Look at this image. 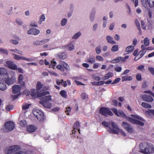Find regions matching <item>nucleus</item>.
Here are the masks:
<instances>
[{"mask_svg":"<svg viewBox=\"0 0 154 154\" xmlns=\"http://www.w3.org/2000/svg\"><path fill=\"white\" fill-rule=\"evenodd\" d=\"M140 152L144 154L154 152V147L151 143H141L139 145Z\"/></svg>","mask_w":154,"mask_h":154,"instance_id":"1","label":"nucleus"},{"mask_svg":"<svg viewBox=\"0 0 154 154\" xmlns=\"http://www.w3.org/2000/svg\"><path fill=\"white\" fill-rule=\"evenodd\" d=\"M131 116L132 118L130 117L127 118V120L128 121L132 123L137 124L141 126H143L144 125V123L140 121L145 122V120L143 118L137 115L131 114Z\"/></svg>","mask_w":154,"mask_h":154,"instance_id":"2","label":"nucleus"},{"mask_svg":"<svg viewBox=\"0 0 154 154\" xmlns=\"http://www.w3.org/2000/svg\"><path fill=\"white\" fill-rule=\"evenodd\" d=\"M111 126V127L109 128L108 130L110 133L114 134H121L124 136H126L125 133L122 129H120L116 123L112 122Z\"/></svg>","mask_w":154,"mask_h":154,"instance_id":"3","label":"nucleus"},{"mask_svg":"<svg viewBox=\"0 0 154 154\" xmlns=\"http://www.w3.org/2000/svg\"><path fill=\"white\" fill-rule=\"evenodd\" d=\"M12 75H9L8 74L4 78V81L5 83L8 85H11L14 83L16 81V78L15 75V72L11 71Z\"/></svg>","mask_w":154,"mask_h":154,"instance_id":"4","label":"nucleus"},{"mask_svg":"<svg viewBox=\"0 0 154 154\" xmlns=\"http://www.w3.org/2000/svg\"><path fill=\"white\" fill-rule=\"evenodd\" d=\"M34 115L36 117L39 122H42L45 119L44 113L38 109H34L32 110Z\"/></svg>","mask_w":154,"mask_h":154,"instance_id":"5","label":"nucleus"},{"mask_svg":"<svg viewBox=\"0 0 154 154\" xmlns=\"http://www.w3.org/2000/svg\"><path fill=\"white\" fill-rule=\"evenodd\" d=\"M56 68L61 71H64L65 69L67 70H70V67L67 63L63 61H61L56 66Z\"/></svg>","mask_w":154,"mask_h":154,"instance_id":"6","label":"nucleus"},{"mask_svg":"<svg viewBox=\"0 0 154 154\" xmlns=\"http://www.w3.org/2000/svg\"><path fill=\"white\" fill-rule=\"evenodd\" d=\"M15 127L14 123L11 121L6 122L5 125L4 129L3 130L5 132L11 131L13 130Z\"/></svg>","mask_w":154,"mask_h":154,"instance_id":"7","label":"nucleus"},{"mask_svg":"<svg viewBox=\"0 0 154 154\" xmlns=\"http://www.w3.org/2000/svg\"><path fill=\"white\" fill-rule=\"evenodd\" d=\"M12 55L14 56V59L16 60H22L29 62H32L35 60L34 59L29 58L15 54H12Z\"/></svg>","mask_w":154,"mask_h":154,"instance_id":"8","label":"nucleus"},{"mask_svg":"<svg viewBox=\"0 0 154 154\" xmlns=\"http://www.w3.org/2000/svg\"><path fill=\"white\" fill-rule=\"evenodd\" d=\"M122 126L127 131L131 134H134L135 131L131 126L125 122H123Z\"/></svg>","mask_w":154,"mask_h":154,"instance_id":"9","label":"nucleus"},{"mask_svg":"<svg viewBox=\"0 0 154 154\" xmlns=\"http://www.w3.org/2000/svg\"><path fill=\"white\" fill-rule=\"evenodd\" d=\"M49 88L48 86L44 85L40 81L38 82H37L36 89L37 92L47 90Z\"/></svg>","mask_w":154,"mask_h":154,"instance_id":"10","label":"nucleus"},{"mask_svg":"<svg viewBox=\"0 0 154 154\" xmlns=\"http://www.w3.org/2000/svg\"><path fill=\"white\" fill-rule=\"evenodd\" d=\"M100 112L102 115L107 116L108 115L111 116L113 115L112 112L109 109L105 107H101L100 108Z\"/></svg>","mask_w":154,"mask_h":154,"instance_id":"11","label":"nucleus"},{"mask_svg":"<svg viewBox=\"0 0 154 154\" xmlns=\"http://www.w3.org/2000/svg\"><path fill=\"white\" fill-rule=\"evenodd\" d=\"M49 92L48 91L44 92L42 94V97H41L40 99V101H43L47 102L50 101L51 100V96L50 95L45 96V95L48 94Z\"/></svg>","mask_w":154,"mask_h":154,"instance_id":"12","label":"nucleus"},{"mask_svg":"<svg viewBox=\"0 0 154 154\" xmlns=\"http://www.w3.org/2000/svg\"><path fill=\"white\" fill-rule=\"evenodd\" d=\"M142 5L145 8L147 7L148 4L151 8L154 7V0H141Z\"/></svg>","mask_w":154,"mask_h":154,"instance_id":"13","label":"nucleus"},{"mask_svg":"<svg viewBox=\"0 0 154 154\" xmlns=\"http://www.w3.org/2000/svg\"><path fill=\"white\" fill-rule=\"evenodd\" d=\"M40 31L39 29L35 28H32L27 31V34L29 35H37L40 33Z\"/></svg>","mask_w":154,"mask_h":154,"instance_id":"14","label":"nucleus"},{"mask_svg":"<svg viewBox=\"0 0 154 154\" xmlns=\"http://www.w3.org/2000/svg\"><path fill=\"white\" fill-rule=\"evenodd\" d=\"M112 110L117 116L118 117H121L125 118H126L124 112L121 110H117L116 109L113 108L111 109Z\"/></svg>","mask_w":154,"mask_h":154,"instance_id":"15","label":"nucleus"},{"mask_svg":"<svg viewBox=\"0 0 154 154\" xmlns=\"http://www.w3.org/2000/svg\"><path fill=\"white\" fill-rule=\"evenodd\" d=\"M6 66L9 69L14 70L17 65L13 61L11 60L7 61L6 62Z\"/></svg>","mask_w":154,"mask_h":154,"instance_id":"16","label":"nucleus"},{"mask_svg":"<svg viewBox=\"0 0 154 154\" xmlns=\"http://www.w3.org/2000/svg\"><path fill=\"white\" fill-rule=\"evenodd\" d=\"M141 48L142 49V50L140 51L139 52L138 55L140 57H142L145 54L146 52V50H150L149 47L147 48L146 49V47L144 46L143 45H142L141 46Z\"/></svg>","mask_w":154,"mask_h":154,"instance_id":"17","label":"nucleus"},{"mask_svg":"<svg viewBox=\"0 0 154 154\" xmlns=\"http://www.w3.org/2000/svg\"><path fill=\"white\" fill-rule=\"evenodd\" d=\"M12 91L14 94H20V93L21 87L20 85H16L12 87Z\"/></svg>","mask_w":154,"mask_h":154,"instance_id":"18","label":"nucleus"},{"mask_svg":"<svg viewBox=\"0 0 154 154\" xmlns=\"http://www.w3.org/2000/svg\"><path fill=\"white\" fill-rule=\"evenodd\" d=\"M141 97L144 101L148 102H152L153 100L152 97L149 95H142L141 96Z\"/></svg>","mask_w":154,"mask_h":154,"instance_id":"19","label":"nucleus"},{"mask_svg":"<svg viewBox=\"0 0 154 154\" xmlns=\"http://www.w3.org/2000/svg\"><path fill=\"white\" fill-rule=\"evenodd\" d=\"M75 48L74 45L72 43H70L62 47V48L64 49L67 48L69 51H72Z\"/></svg>","mask_w":154,"mask_h":154,"instance_id":"20","label":"nucleus"},{"mask_svg":"<svg viewBox=\"0 0 154 154\" xmlns=\"http://www.w3.org/2000/svg\"><path fill=\"white\" fill-rule=\"evenodd\" d=\"M36 129L37 128L35 126L33 125H28L27 128V131L30 133L35 132Z\"/></svg>","mask_w":154,"mask_h":154,"instance_id":"21","label":"nucleus"},{"mask_svg":"<svg viewBox=\"0 0 154 154\" xmlns=\"http://www.w3.org/2000/svg\"><path fill=\"white\" fill-rule=\"evenodd\" d=\"M80 125L78 122H76L74 125L73 130L72 131V134H75V132L77 130H78L79 133H80V130H79Z\"/></svg>","mask_w":154,"mask_h":154,"instance_id":"22","label":"nucleus"},{"mask_svg":"<svg viewBox=\"0 0 154 154\" xmlns=\"http://www.w3.org/2000/svg\"><path fill=\"white\" fill-rule=\"evenodd\" d=\"M39 102L45 108L49 109L51 107L52 104L50 103L43 101H39Z\"/></svg>","mask_w":154,"mask_h":154,"instance_id":"23","label":"nucleus"},{"mask_svg":"<svg viewBox=\"0 0 154 154\" xmlns=\"http://www.w3.org/2000/svg\"><path fill=\"white\" fill-rule=\"evenodd\" d=\"M7 85L2 80H0V90L5 91L7 88Z\"/></svg>","mask_w":154,"mask_h":154,"instance_id":"24","label":"nucleus"},{"mask_svg":"<svg viewBox=\"0 0 154 154\" xmlns=\"http://www.w3.org/2000/svg\"><path fill=\"white\" fill-rule=\"evenodd\" d=\"M145 115L148 117H152L154 116V110H149L145 112Z\"/></svg>","mask_w":154,"mask_h":154,"instance_id":"25","label":"nucleus"},{"mask_svg":"<svg viewBox=\"0 0 154 154\" xmlns=\"http://www.w3.org/2000/svg\"><path fill=\"white\" fill-rule=\"evenodd\" d=\"M31 105V104H30L26 103H24L23 104L22 106V109L24 113H26V110L29 108Z\"/></svg>","mask_w":154,"mask_h":154,"instance_id":"26","label":"nucleus"},{"mask_svg":"<svg viewBox=\"0 0 154 154\" xmlns=\"http://www.w3.org/2000/svg\"><path fill=\"white\" fill-rule=\"evenodd\" d=\"M11 147L13 153L17 152V151L21 149L20 146L17 145H14L11 146Z\"/></svg>","mask_w":154,"mask_h":154,"instance_id":"27","label":"nucleus"},{"mask_svg":"<svg viewBox=\"0 0 154 154\" xmlns=\"http://www.w3.org/2000/svg\"><path fill=\"white\" fill-rule=\"evenodd\" d=\"M113 76V74L112 72H109L106 74L105 76L102 78L103 80L107 79Z\"/></svg>","mask_w":154,"mask_h":154,"instance_id":"28","label":"nucleus"},{"mask_svg":"<svg viewBox=\"0 0 154 154\" xmlns=\"http://www.w3.org/2000/svg\"><path fill=\"white\" fill-rule=\"evenodd\" d=\"M106 39L107 42L112 44H115L116 42L113 40V38L110 36L108 35L106 37Z\"/></svg>","mask_w":154,"mask_h":154,"instance_id":"29","label":"nucleus"},{"mask_svg":"<svg viewBox=\"0 0 154 154\" xmlns=\"http://www.w3.org/2000/svg\"><path fill=\"white\" fill-rule=\"evenodd\" d=\"M24 76L22 74H20L18 77V81L20 84L23 86L25 85V83L23 81Z\"/></svg>","mask_w":154,"mask_h":154,"instance_id":"30","label":"nucleus"},{"mask_svg":"<svg viewBox=\"0 0 154 154\" xmlns=\"http://www.w3.org/2000/svg\"><path fill=\"white\" fill-rule=\"evenodd\" d=\"M61 59H65L67 57L66 54L64 52L59 53L57 55Z\"/></svg>","mask_w":154,"mask_h":154,"instance_id":"31","label":"nucleus"},{"mask_svg":"<svg viewBox=\"0 0 154 154\" xmlns=\"http://www.w3.org/2000/svg\"><path fill=\"white\" fill-rule=\"evenodd\" d=\"M143 42L144 44L143 45L145 47L148 46L149 45V40L148 37L145 38L143 41H141V43Z\"/></svg>","mask_w":154,"mask_h":154,"instance_id":"32","label":"nucleus"},{"mask_svg":"<svg viewBox=\"0 0 154 154\" xmlns=\"http://www.w3.org/2000/svg\"><path fill=\"white\" fill-rule=\"evenodd\" d=\"M8 74L7 70L4 68H0V75H6Z\"/></svg>","mask_w":154,"mask_h":154,"instance_id":"33","label":"nucleus"},{"mask_svg":"<svg viewBox=\"0 0 154 154\" xmlns=\"http://www.w3.org/2000/svg\"><path fill=\"white\" fill-rule=\"evenodd\" d=\"M45 20V17L44 14H42L39 17V20L38 21L39 24H41L42 22L44 21Z\"/></svg>","mask_w":154,"mask_h":154,"instance_id":"34","label":"nucleus"},{"mask_svg":"<svg viewBox=\"0 0 154 154\" xmlns=\"http://www.w3.org/2000/svg\"><path fill=\"white\" fill-rule=\"evenodd\" d=\"M131 76H123L122 77V81L123 82L126 81H131L132 79Z\"/></svg>","mask_w":154,"mask_h":154,"instance_id":"35","label":"nucleus"},{"mask_svg":"<svg viewBox=\"0 0 154 154\" xmlns=\"http://www.w3.org/2000/svg\"><path fill=\"white\" fill-rule=\"evenodd\" d=\"M134 49V47L133 46L130 45L126 48L125 51L126 52L130 53L133 51Z\"/></svg>","mask_w":154,"mask_h":154,"instance_id":"36","label":"nucleus"},{"mask_svg":"<svg viewBox=\"0 0 154 154\" xmlns=\"http://www.w3.org/2000/svg\"><path fill=\"white\" fill-rule=\"evenodd\" d=\"M5 152L6 154H11L13 153L11 147L6 148L5 150Z\"/></svg>","mask_w":154,"mask_h":154,"instance_id":"37","label":"nucleus"},{"mask_svg":"<svg viewBox=\"0 0 154 154\" xmlns=\"http://www.w3.org/2000/svg\"><path fill=\"white\" fill-rule=\"evenodd\" d=\"M123 57H118L112 60L111 61V62L113 63H115L117 62H118L121 60L122 61Z\"/></svg>","mask_w":154,"mask_h":154,"instance_id":"38","label":"nucleus"},{"mask_svg":"<svg viewBox=\"0 0 154 154\" xmlns=\"http://www.w3.org/2000/svg\"><path fill=\"white\" fill-rule=\"evenodd\" d=\"M81 35V33L80 32H79L75 34L72 37V38L74 39H78Z\"/></svg>","mask_w":154,"mask_h":154,"instance_id":"39","label":"nucleus"},{"mask_svg":"<svg viewBox=\"0 0 154 154\" xmlns=\"http://www.w3.org/2000/svg\"><path fill=\"white\" fill-rule=\"evenodd\" d=\"M86 61L91 64L95 62V58L92 57H90L89 58L87 59Z\"/></svg>","mask_w":154,"mask_h":154,"instance_id":"40","label":"nucleus"},{"mask_svg":"<svg viewBox=\"0 0 154 154\" xmlns=\"http://www.w3.org/2000/svg\"><path fill=\"white\" fill-rule=\"evenodd\" d=\"M16 23L18 25H22L23 22L22 20L19 18H17L15 20Z\"/></svg>","mask_w":154,"mask_h":154,"instance_id":"41","label":"nucleus"},{"mask_svg":"<svg viewBox=\"0 0 154 154\" xmlns=\"http://www.w3.org/2000/svg\"><path fill=\"white\" fill-rule=\"evenodd\" d=\"M10 51L12 52H15L20 55L23 54V52L17 49L10 50Z\"/></svg>","mask_w":154,"mask_h":154,"instance_id":"42","label":"nucleus"},{"mask_svg":"<svg viewBox=\"0 0 154 154\" xmlns=\"http://www.w3.org/2000/svg\"><path fill=\"white\" fill-rule=\"evenodd\" d=\"M29 26L31 27H38V23L37 22L35 21H32L30 23Z\"/></svg>","mask_w":154,"mask_h":154,"instance_id":"43","label":"nucleus"},{"mask_svg":"<svg viewBox=\"0 0 154 154\" xmlns=\"http://www.w3.org/2000/svg\"><path fill=\"white\" fill-rule=\"evenodd\" d=\"M20 125L21 127H24L26 126L27 124L25 120H23L20 121Z\"/></svg>","mask_w":154,"mask_h":154,"instance_id":"44","label":"nucleus"},{"mask_svg":"<svg viewBox=\"0 0 154 154\" xmlns=\"http://www.w3.org/2000/svg\"><path fill=\"white\" fill-rule=\"evenodd\" d=\"M141 106L145 108H151V105L148 103L145 102H142L141 103Z\"/></svg>","mask_w":154,"mask_h":154,"instance_id":"45","label":"nucleus"},{"mask_svg":"<svg viewBox=\"0 0 154 154\" xmlns=\"http://www.w3.org/2000/svg\"><path fill=\"white\" fill-rule=\"evenodd\" d=\"M111 122H107L105 121H104L102 122V124L105 127H108L109 128H110L109 127L110 125H111Z\"/></svg>","mask_w":154,"mask_h":154,"instance_id":"46","label":"nucleus"},{"mask_svg":"<svg viewBox=\"0 0 154 154\" xmlns=\"http://www.w3.org/2000/svg\"><path fill=\"white\" fill-rule=\"evenodd\" d=\"M33 45L35 46L42 45L41 40H36L33 42Z\"/></svg>","mask_w":154,"mask_h":154,"instance_id":"47","label":"nucleus"},{"mask_svg":"<svg viewBox=\"0 0 154 154\" xmlns=\"http://www.w3.org/2000/svg\"><path fill=\"white\" fill-rule=\"evenodd\" d=\"M119 46L118 45H113L111 51L112 52H116L118 51Z\"/></svg>","mask_w":154,"mask_h":154,"instance_id":"48","label":"nucleus"},{"mask_svg":"<svg viewBox=\"0 0 154 154\" xmlns=\"http://www.w3.org/2000/svg\"><path fill=\"white\" fill-rule=\"evenodd\" d=\"M95 12L94 13H91L90 16V18L91 21L93 22L94 20Z\"/></svg>","mask_w":154,"mask_h":154,"instance_id":"49","label":"nucleus"},{"mask_svg":"<svg viewBox=\"0 0 154 154\" xmlns=\"http://www.w3.org/2000/svg\"><path fill=\"white\" fill-rule=\"evenodd\" d=\"M0 53L8 54V51L7 49H5L2 48H0Z\"/></svg>","mask_w":154,"mask_h":154,"instance_id":"50","label":"nucleus"},{"mask_svg":"<svg viewBox=\"0 0 154 154\" xmlns=\"http://www.w3.org/2000/svg\"><path fill=\"white\" fill-rule=\"evenodd\" d=\"M67 22V20L66 18H63L61 21L60 24L61 26H64Z\"/></svg>","mask_w":154,"mask_h":154,"instance_id":"51","label":"nucleus"},{"mask_svg":"<svg viewBox=\"0 0 154 154\" xmlns=\"http://www.w3.org/2000/svg\"><path fill=\"white\" fill-rule=\"evenodd\" d=\"M36 91L34 89H31L30 94L31 96L32 97H34L36 94Z\"/></svg>","mask_w":154,"mask_h":154,"instance_id":"52","label":"nucleus"},{"mask_svg":"<svg viewBox=\"0 0 154 154\" xmlns=\"http://www.w3.org/2000/svg\"><path fill=\"white\" fill-rule=\"evenodd\" d=\"M126 8L127 9V12L128 14L131 15V11L130 9V6L128 4L126 5Z\"/></svg>","mask_w":154,"mask_h":154,"instance_id":"53","label":"nucleus"},{"mask_svg":"<svg viewBox=\"0 0 154 154\" xmlns=\"http://www.w3.org/2000/svg\"><path fill=\"white\" fill-rule=\"evenodd\" d=\"M96 60L99 61L103 62L104 61L103 58L101 56L99 55H97L96 56Z\"/></svg>","mask_w":154,"mask_h":154,"instance_id":"54","label":"nucleus"},{"mask_svg":"<svg viewBox=\"0 0 154 154\" xmlns=\"http://www.w3.org/2000/svg\"><path fill=\"white\" fill-rule=\"evenodd\" d=\"M50 40L49 38H46L42 39L41 40L42 45L48 42Z\"/></svg>","mask_w":154,"mask_h":154,"instance_id":"55","label":"nucleus"},{"mask_svg":"<svg viewBox=\"0 0 154 154\" xmlns=\"http://www.w3.org/2000/svg\"><path fill=\"white\" fill-rule=\"evenodd\" d=\"M60 94V95L63 97L66 98L67 97V94L66 92L64 91V90H62L61 91Z\"/></svg>","mask_w":154,"mask_h":154,"instance_id":"56","label":"nucleus"},{"mask_svg":"<svg viewBox=\"0 0 154 154\" xmlns=\"http://www.w3.org/2000/svg\"><path fill=\"white\" fill-rule=\"evenodd\" d=\"M16 69H15V70H17L20 73H23L24 72V71L23 69L21 68L18 67L17 66V67Z\"/></svg>","mask_w":154,"mask_h":154,"instance_id":"57","label":"nucleus"},{"mask_svg":"<svg viewBox=\"0 0 154 154\" xmlns=\"http://www.w3.org/2000/svg\"><path fill=\"white\" fill-rule=\"evenodd\" d=\"M13 9V8L12 7H11L7 11V13L8 15L11 14L13 12L12 11Z\"/></svg>","mask_w":154,"mask_h":154,"instance_id":"58","label":"nucleus"},{"mask_svg":"<svg viewBox=\"0 0 154 154\" xmlns=\"http://www.w3.org/2000/svg\"><path fill=\"white\" fill-rule=\"evenodd\" d=\"M81 98L84 100H87L88 97L86 94L85 93H82L81 95Z\"/></svg>","mask_w":154,"mask_h":154,"instance_id":"59","label":"nucleus"},{"mask_svg":"<svg viewBox=\"0 0 154 154\" xmlns=\"http://www.w3.org/2000/svg\"><path fill=\"white\" fill-rule=\"evenodd\" d=\"M13 109V106L12 105H8L5 108L6 110L7 111H9L12 109Z\"/></svg>","mask_w":154,"mask_h":154,"instance_id":"60","label":"nucleus"},{"mask_svg":"<svg viewBox=\"0 0 154 154\" xmlns=\"http://www.w3.org/2000/svg\"><path fill=\"white\" fill-rule=\"evenodd\" d=\"M50 75H53L55 77L58 76V73L56 72L51 71H48Z\"/></svg>","mask_w":154,"mask_h":154,"instance_id":"61","label":"nucleus"},{"mask_svg":"<svg viewBox=\"0 0 154 154\" xmlns=\"http://www.w3.org/2000/svg\"><path fill=\"white\" fill-rule=\"evenodd\" d=\"M95 51L97 54H99L101 52V47L99 45L97 46L96 49Z\"/></svg>","mask_w":154,"mask_h":154,"instance_id":"62","label":"nucleus"},{"mask_svg":"<svg viewBox=\"0 0 154 154\" xmlns=\"http://www.w3.org/2000/svg\"><path fill=\"white\" fill-rule=\"evenodd\" d=\"M136 79L137 81H141L142 79V77L141 74L140 73H137L136 75Z\"/></svg>","mask_w":154,"mask_h":154,"instance_id":"63","label":"nucleus"},{"mask_svg":"<svg viewBox=\"0 0 154 154\" xmlns=\"http://www.w3.org/2000/svg\"><path fill=\"white\" fill-rule=\"evenodd\" d=\"M148 70L151 73L154 75V68L153 67H150L148 68Z\"/></svg>","mask_w":154,"mask_h":154,"instance_id":"64","label":"nucleus"}]
</instances>
